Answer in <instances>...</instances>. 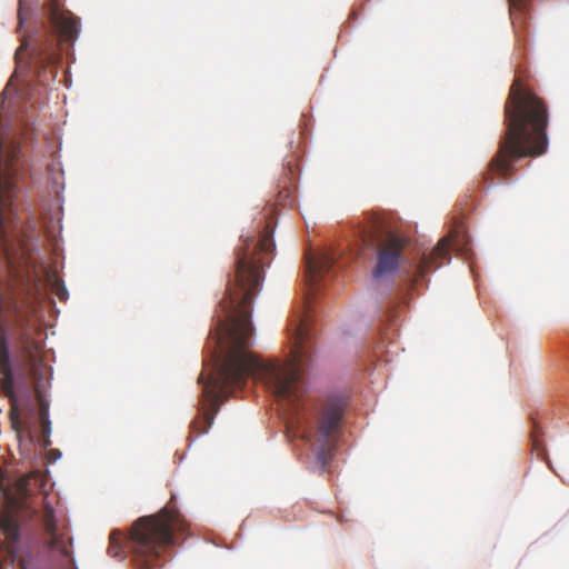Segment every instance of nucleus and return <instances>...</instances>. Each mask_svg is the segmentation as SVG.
Returning a JSON list of instances; mask_svg holds the SVG:
<instances>
[{"label":"nucleus","instance_id":"nucleus-3","mask_svg":"<svg viewBox=\"0 0 569 569\" xmlns=\"http://www.w3.org/2000/svg\"><path fill=\"white\" fill-rule=\"evenodd\" d=\"M503 112L505 136L488 164V171L482 174L488 187L493 184L491 174L507 180L515 171L513 160L542 156L549 146L548 106L543 99L523 88L519 79L510 88Z\"/></svg>","mask_w":569,"mask_h":569},{"label":"nucleus","instance_id":"nucleus-1","mask_svg":"<svg viewBox=\"0 0 569 569\" xmlns=\"http://www.w3.org/2000/svg\"><path fill=\"white\" fill-rule=\"evenodd\" d=\"M287 330L293 345L291 359L279 365L264 361L251 352V380H261L272 390L277 402L288 415L289 423L306 428V437L313 439L318 446L317 458L325 469L336 447L346 402L338 397L329 398L318 412L316 426H309V405L305 397L306 386L302 378V370L310 359L309 316L307 313L295 316Z\"/></svg>","mask_w":569,"mask_h":569},{"label":"nucleus","instance_id":"nucleus-12","mask_svg":"<svg viewBox=\"0 0 569 569\" xmlns=\"http://www.w3.org/2000/svg\"><path fill=\"white\" fill-rule=\"evenodd\" d=\"M42 523L46 533L49 536L48 548L50 550L59 551L63 557L69 558L71 561V539L66 533L59 532L54 519V510L49 505L44 506L42 515Z\"/></svg>","mask_w":569,"mask_h":569},{"label":"nucleus","instance_id":"nucleus-17","mask_svg":"<svg viewBox=\"0 0 569 569\" xmlns=\"http://www.w3.org/2000/svg\"><path fill=\"white\" fill-rule=\"evenodd\" d=\"M121 540L122 535L121 532L114 530L110 533L109 538V547H108V555L112 558H123V552L121 548Z\"/></svg>","mask_w":569,"mask_h":569},{"label":"nucleus","instance_id":"nucleus-20","mask_svg":"<svg viewBox=\"0 0 569 569\" xmlns=\"http://www.w3.org/2000/svg\"><path fill=\"white\" fill-rule=\"evenodd\" d=\"M250 330H251V333H252V332H253V326H252V325H251V327H250Z\"/></svg>","mask_w":569,"mask_h":569},{"label":"nucleus","instance_id":"nucleus-2","mask_svg":"<svg viewBox=\"0 0 569 569\" xmlns=\"http://www.w3.org/2000/svg\"><path fill=\"white\" fill-rule=\"evenodd\" d=\"M7 93L8 87L2 91L0 102V241L6 249L12 286L36 299L42 297L46 288L49 287L61 301H66L69 293L62 279L56 269L46 263L39 251L21 249L19 256L13 257L7 243L6 212H11L12 200L17 194L18 182L23 170L20 147L14 141L8 142V132L3 124L9 113L6 102Z\"/></svg>","mask_w":569,"mask_h":569},{"label":"nucleus","instance_id":"nucleus-10","mask_svg":"<svg viewBox=\"0 0 569 569\" xmlns=\"http://www.w3.org/2000/svg\"><path fill=\"white\" fill-rule=\"evenodd\" d=\"M451 250H456L465 256L468 254L470 250L467 236L465 231L459 228L452 229L448 236L440 239L429 254H423L419 266L420 274L425 276L431 268H439L441 262L438 263V259L449 261Z\"/></svg>","mask_w":569,"mask_h":569},{"label":"nucleus","instance_id":"nucleus-11","mask_svg":"<svg viewBox=\"0 0 569 569\" xmlns=\"http://www.w3.org/2000/svg\"><path fill=\"white\" fill-rule=\"evenodd\" d=\"M22 353L29 366V375L39 383L44 377V366L41 356L42 350V332L37 330L33 332H23L21 335Z\"/></svg>","mask_w":569,"mask_h":569},{"label":"nucleus","instance_id":"nucleus-8","mask_svg":"<svg viewBox=\"0 0 569 569\" xmlns=\"http://www.w3.org/2000/svg\"><path fill=\"white\" fill-rule=\"evenodd\" d=\"M0 373L2 391L10 400L9 418L11 428L16 432V437L20 443L22 442L23 437L32 443L36 437V408L31 392L28 389L26 390V403L20 409L19 400L14 391L10 355L4 336H0Z\"/></svg>","mask_w":569,"mask_h":569},{"label":"nucleus","instance_id":"nucleus-5","mask_svg":"<svg viewBox=\"0 0 569 569\" xmlns=\"http://www.w3.org/2000/svg\"><path fill=\"white\" fill-rule=\"evenodd\" d=\"M48 9L51 32L46 26L30 36H21L16 51L17 71L22 68V56L28 52L32 72L40 84H47L57 76L56 64L60 60L59 42L73 43L80 31L79 18L63 9L60 0H49Z\"/></svg>","mask_w":569,"mask_h":569},{"label":"nucleus","instance_id":"nucleus-6","mask_svg":"<svg viewBox=\"0 0 569 569\" xmlns=\"http://www.w3.org/2000/svg\"><path fill=\"white\" fill-rule=\"evenodd\" d=\"M188 523L172 500L158 512L138 518L131 526L128 547L138 569L158 566L162 552L180 543Z\"/></svg>","mask_w":569,"mask_h":569},{"label":"nucleus","instance_id":"nucleus-7","mask_svg":"<svg viewBox=\"0 0 569 569\" xmlns=\"http://www.w3.org/2000/svg\"><path fill=\"white\" fill-rule=\"evenodd\" d=\"M357 237L363 248L376 250L377 261L372 270L375 280L389 278L397 272L408 243L407 238L388 231L383 219L378 214L368 216L359 224Z\"/></svg>","mask_w":569,"mask_h":569},{"label":"nucleus","instance_id":"nucleus-4","mask_svg":"<svg viewBox=\"0 0 569 569\" xmlns=\"http://www.w3.org/2000/svg\"><path fill=\"white\" fill-rule=\"evenodd\" d=\"M224 338L216 341L211 363L198 378L202 385V422H193V432L206 433L212 426L219 407L229 396L242 391L249 377V319L247 316L233 317L226 326Z\"/></svg>","mask_w":569,"mask_h":569},{"label":"nucleus","instance_id":"nucleus-9","mask_svg":"<svg viewBox=\"0 0 569 569\" xmlns=\"http://www.w3.org/2000/svg\"><path fill=\"white\" fill-rule=\"evenodd\" d=\"M276 216V208L270 204L263 209V213L259 222L263 223V227L259 231L257 244L253 250H251V299L260 283L263 281L264 268L270 264L276 250L273 240Z\"/></svg>","mask_w":569,"mask_h":569},{"label":"nucleus","instance_id":"nucleus-19","mask_svg":"<svg viewBox=\"0 0 569 569\" xmlns=\"http://www.w3.org/2000/svg\"><path fill=\"white\" fill-rule=\"evenodd\" d=\"M388 318L391 320L393 318V315H391L390 312H388Z\"/></svg>","mask_w":569,"mask_h":569},{"label":"nucleus","instance_id":"nucleus-18","mask_svg":"<svg viewBox=\"0 0 569 569\" xmlns=\"http://www.w3.org/2000/svg\"><path fill=\"white\" fill-rule=\"evenodd\" d=\"M26 19H27V9L23 4V0H19V10H18L19 27L17 30L18 33H21V30H22Z\"/></svg>","mask_w":569,"mask_h":569},{"label":"nucleus","instance_id":"nucleus-14","mask_svg":"<svg viewBox=\"0 0 569 569\" xmlns=\"http://www.w3.org/2000/svg\"><path fill=\"white\" fill-rule=\"evenodd\" d=\"M36 397L39 401V420L41 423V445L43 448H48L51 445L50 432L51 422L49 420L48 403L42 399L38 386L34 388Z\"/></svg>","mask_w":569,"mask_h":569},{"label":"nucleus","instance_id":"nucleus-13","mask_svg":"<svg viewBox=\"0 0 569 569\" xmlns=\"http://www.w3.org/2000/svg\"><path fill=\"white\" fill-rule=\"evenodd\" d=\"M337 262L336 253L325 251L317 256L306 257V273L310 284L320 281Z\"/></svg>","mask_w":569,"mask_h":569},{"label":"nucleus","instance_id":"nucleus-16","mask_svg":"<svg viewBox=\"0 0 569 569\" xmlns=\"http://www.w3.org/2000/svg\"><path fill=\"white\" fill-rule=\"evenodd\" d=\"M511 21L516 30L522 28L528 0H509Z\"/></svg>","mask_w":569,"mask_h":569},{"label":"nucleus","instance_id":"nucleus-15","mask_svg":"<svg viewBox=\"0 0 569 569\" xmlns=\"http://www.w3.org/2000/svg\"><path fill=\"white\" fill-rule=\"evenodd\" d=\"M234 278L242 293L241 299L246 302L249 299V288L247 286L249 280V261L246 253L238 257Z\"/></svg>","mask_w":569,"mask_h":569}]
</instances>
